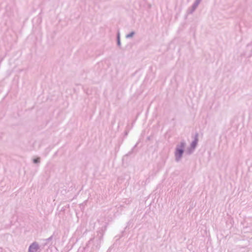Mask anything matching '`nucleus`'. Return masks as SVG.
<instances>
[{"instance_id":"f257e3e1","label":"nucleus","mask_w":252,"mask_h":252,"mask_svg":"<svg viewBox=\"0 0 252 252\" xmlns=\"http://www.w3.org/2000/svg\"><path fill=\"white\" fill-rule=\"evenodd\" d=\"M97 235L95 237L91 238L90 240L89 243H90L91 241H94V244L92 249L94 250H98L100 248V244L102 240L104 232L103 229L101 228L97 231Z\"/></svg>"},{"instance_id":"f03ea898","label":"nucleus","mask_w":252,"mask_h":252,"mask_svg":"<svg viewBox=\"0 0 252 252\" xmlns=\"http://www.w3.org/2000/svg\"><path fill=\"white\" fill-rule=\"evenodd\" d=\"M186 146V143L184 141H181L180 144H178L175 148L174 153L175 160L176 162H179L184 153V149Z\"/></svg>"},{"instance_id":"7ed1b4c3","label":"nucleus","mask_w":252,"mask_h":252,"mask_svg":"<svg viewBox=\"0 0 252 252\" xmlns=\"http://www.w3.org/2000/svg\"><path fill=\"white\" fill-rule=\"evenodd\" d=\"M40 248L39 244L36 242H33L30 245L28 252H36Z\"/></svg>"},{"instance_id":"20e7f679","label":"nucleus","mask_w":252,"mask_h":252,"mask_svg":"<svg viewBox=\"0 0 252 252\" xmlns=\"http://www.w3.org/2000/svg\"><path fill=\"white\" fill-rule=\"evenodd\" d=\"M198 136L199 134L197 132H196L194 137H193V140L192 141V142L190 144V146L191 147V148L192 149H195L197 143L198 142Z\"/></svg>"},{"instance_id":"39448f33","label":"nucleus","mask_w":252,"mask_h":252,"mask_svg":"<svg viewBox=\"0 0 252 252\" xmlns=\"http://www.w3.org/2000/svg\"><path fill=\"white\" fill-rule=\"evenodd\" d=\"M200 2L195 0L193 4H192L191 7L190 9H189L188 10V14H192L196 9Z\"/></svg>"},{"instance_id":"423d86ee","label":"nucleus","mask_w":252,"mask_h":252,"mask_svg":"<svg viewBox=\"0 0 252 252\" xmlns=\"http://www.w3.org/2000/svg\"><path fill=\"white\" fill-rule=\"evenodd\" d=\"M247 52H249V53H248L247 55L248 57H250L252 56V42L247 45Z\"/></svg>"},{"instance_id":"0eeeda50","label":"nucleus","mask_w":252,"mask_h":252,"mask_svg":"<svg viewBox=\"0 0 252 252\" xmlns=\"http://www.w3.org/2000/svg\"><path fill=\"white\" fill-rule=\"evenodd\" d=\"M117 44L119 47H121V43L120 40V33L119 32H118L117 34Z\"/></svg>"},{"instance_id":"6e6552de","label":"nucleus","mask_w":252,"mask_h":252,"mask_svg":"<svg viewBox=\"0 0 252 252\" xmlns=\"http://www.w3.org/2000/svg\"><path fill=\"white\" fill-rule=\"evenodd\" d=\"M53 235H52L51 236H50V237H49L47 239H44L43 241H45V242L44 243V244H43V246H45V245H46L50 241H51L52 239H53Z\"/></svg>"},{"instance_id":"1a4fd4ad","label":"nucleus","mask_w":252,"mask_h":252,"mask_svg":"<svg viewBox=\"0 0 252 252\" xmlns=\"http://www.w3.org/2000/svg\"><path fill=\"white\" fill-rule=\"evenodd\" d=\"M135 34V32H134V31H132L131 32H130L129 33L126 34V38H131Z\"/></svg>"},{"instance_id":"9d476101","label":"nucleus","mask_w":252,"mask_h":252,"mask_svg":"<svg viewBox=\"0 0 252 252\" xmlns=\"http://www.w3.org/2000/svg\"><path fill=\"white\" fill-rule=\"evenodd\" d=\"M195 149L191 148V147L190 146L189 148H188L187 150V153L188 155L191 154L194 151Z\"/></svg>"},{"instance_id":"9b49d317","label":"nucleus","mask_w":252,"mask_h":252,"mask_svg":"<svg viewBox=\"0 0 252 252\" xmlns=\"http://www.w3.org/2000/svg\"><path fill=\"white\" fill-rule=\"evenodd\" d=\"M136 146H137V144H136L134 146V147L127 154H126L124 157H127V156H129L130 155H131L133 152L134 149L136 147Z\"/></svg>"},{"instance_id":"f8f14e48","label":"nucleus","mask_w":252,"mask_h":252,"mask_svg":"<svg viewBox=\"0 0 252 252\" xmlns=\"http://www.w3.org/2000/svg\"><path fill=\"white\" fill-rule=\"evenodd\" d=\"M40 158L39 157L34 158L33 159V162L34 163L37 164V163H40Z\"/></svg>"}]
</instances>
